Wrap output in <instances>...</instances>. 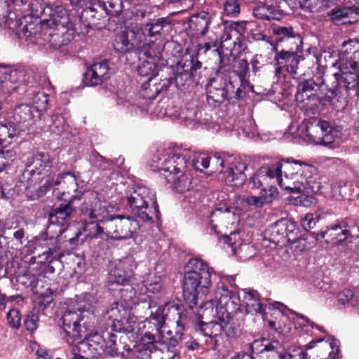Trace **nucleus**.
Instances as JSON below:
<instances>
[{
	"instance_id": "35",
	"label": "nucleus",
	"mask_w": 359,
	"mask_h": 359,
	"mask_svg": "<svg viewBox=\"0 0 359 359\" xmlns=\"http://www.w3.org/2000/svg\"><path fill=\"white\" fill-rule=\"evenodd\" d=\"M215 15L205 11H201L194 14L189 20V27L196 35L205 36L208 31L210 25L213 22Z\"/></svg>"
},
{
	"instance_id": "11",
	"label": "nucleus",
	"mask_w": 359,
	"mask_h": 359,
	"mask_svg": "<svg viewBox=\"0 0 359 359\" xmlns=\"http://www.w3.org/2000/svg\"><path fill=\"white\" fill-rule=\"evenodd\" d=\"M302 165H308V164L304 161L283 159L280 161H278L273 164L269 165L270 169L272 171V174L278 184L284 188L285 189L290 190L292 193H302L304 191L305 187L302 183L294 181L293 186H291L289 183L284 182L283 176L284 175L286 179H294L297 177L298 174L302 172Z\"/></svg>"
},
{
	"instance_id": "29",
	"label": "nucleus",
	"mask_w": 359,
	"mask_h": 359,
	"mask_svg": "<svg viewBox=\"0 0 359 359\" xmlns=\"http://www.w3.org/2000/svg\"><path fill=\"white\" fill-rule=\"evenodd\" d=\"M133 276L130 264L128 261H122L117 264L109 273L108 280L109 290L114 291L116 286L126 284Z\"/></svg>"
},
{
	"instance_id": "26",
	"label": "nucleus",
	"mask_w": 359,
	"mask_h": 359,
	"mask_svg": "<svg viewBox=\"0 0 359 359\" xmlns=\"http://www.w3.org/2000/svg\"><path fill=\"white\" fill-rule=\"evenodd\" d=\"M61 320L62 330L65 334V338L68 344H73L83 337L79 316L76 312L65 311Z\"/></svg>"
},
{
	"instance_id": "28",
	"label": "nucleus",
	"mask_w": 359,
	"mask_h": 359,
	"mask_svg": "<svg viewBox=\"0 0 359 359\" xmlns=\"http://www.w3.org/2000/svg\"><path fill=\"white\" fill-rule=\"evenodd\" d=\"M250 353L244 351L238 352L236 355L233 356L231 359H235L238 356L241 358V355L245 354L248 356L255 358V355H260V357L268 359L269 355L275 350L280 347V341L278 340H270L265 338L255 339L252 343L248 344Z\"/></svg>"
},
{
	"instance_id": "57",
	"label": "nucleus",
	"mask_w": 359,
	"mask_h": 359,
	"mask_svg": "<svg viewBox=\"0 0 359 359\" xmlns=\"http://www.w3.org/2000/svg\"><path fill=\"white\" fill-rule=\"evenodd\" d=\"M97 11L93 6L86 7L83 9L80 14L81 21L86 24V26L92 27L97 24V20H100V17L97 16Z\"/></svg>"
},
{
	"instance_id": "56",
	"label": "nucleus",
	"mask_w": 359,
	"mask_h": 359,
	"mask_svg": "<svg viewBox=\"0 0 359 359\" xmlns=\"http://www.w3.org/2000/svg\"><path fill=\"white\" fill-rule=\"evenodd\" d=\"M240 80V86L234 90L233 96L230 97V100L233 104L238 103L240 100H243L247 90L254 92L253 86L245 78H241Z\"/></svg>"
},
{
	"instance_id": "9",
	"label": "nucleus",
	"mask_w": 359,
	"mask_h": 359,
	"mask_svg": "<svg viewBox=\"0 0 359 359\" xmlns=\"http://www.w3.org/2000/svg\"><path fill=\"white\" fill-rule=\"evenodd\" d=\"M132 213L143 222L158 220L161 212L155 194L146 187H138L127 196Z\"/></svg>"
},
{
	"instance_id": "17",
	"label": "nucleus",
	"mask_w": 359,
	"mask_h": 359,
	"mask_svg": "<svg viewBox=\"0 0 359 359\" xmlns=\"http://www.w3.org/2000/svg\"><path fill=\"white\" fill-rule=\"evenodd\" d=\"M352 226H354L353 221L346 218L341 224L327 226L326 230H321L317 233L313 232V234L317 241L325 238L327 243L339 245L348 240L350 236L349 229Z\"/></svg>"
},
{
	"instance_id": "14",
	"label": "nucleus",
	"mask_w": 359,
	"mask_h": 359,
	"mask_svg": "<svg viewBox=\"0 0 359 359\" xmlns=\"http://www.w3.org/2000/svg\"><path fill=\"white\" fill-rule=\"evenodd\" d=\"M339 353V348L333 342L324 339L310 341L305 351L300 349L298 353L301 359H336Z\"/></svg>"
},
{
	"instance_id": "23",
	"label": "nucleus",
	"mask_w": 359,
	"mask_h": 359,
	"mask_svg": "<svg viewBox=\"0 0 359 359\" xmlns=\"http://www.w3.org/2000/svg\"><path fill=\"white\" fill-rule=\"evenodd\" d=\"M243 302L246 313L261 315L263 320H268V315L270 311L272 310V307L274 306L273 304H267L265 301H263L260 294L255 290H249L245 292Z\"/></svg>"
},
{
	"instance_id": "54",
	"label": "nucleus",
	"mask_w": 359,
	"mask_h": 359,
	"mask_svg": "<svg viewBox=\"0 0 359 359\" xmlns=\"http://www.w3.org/2000/svg\"><path fill=\"white\" fill-rule=\"evenodd\" d=\"M302 37L298 32H296L289 36L288 39H284V41H282V46H279V47L282 48L281 50L298 52L302 50Z\"/></svg>"
},
{
	"instance_id": "61",
	"label": "nucleus",
	"mask_w": 359,
	"mask_h": 359,
	"mask_svg": "<svg viewBox=\"0 0 359 359\" xmlns=\"http://www.w3.org/2000/svg\"><path fill=\"white\" fill-rule=\"evenodd\" d=\"M241 0H224L223 2V14L231 18H236L241 13Z\"/></svg>"
},
{
	"instance_id": "5",
	"label": "nucleus",
	"mask_w": 359,
	"mask_h": 359,
	"mask_svg": "<svg viewBox=\"0 0 359 359\" xmlns=\"http://www.w3.org/2000/svg\"><path fill=\"white\" fill-rule=\"evenodd\" d=\"M202 62L195 55L185 54L171 67V74L159 83L160 90H167L174 85L178 90H186L190 87L203 85L204 79L201 75Z\"/></svg>"
},
{
	"instance_id": "22",
	"label": "nucleus",
	"mask_w": 359,
	"mask_h": 359,
	"mask_svg": "<svg viewBox=\"0 0 359 359\" xmlns=\"http://www.w3.org/2000/svg\"><path fill=\"white\" fill-rule=\"evenodd\" d=\"M142 61L136 68L140 76L147 78L142 86V96L147 99H155L161 91L160 89L156 87L153 90L150 86L147 88V85L158 74V65L153 60L143 59Z\"/></svg>"
},
{
	"instance_id": "40",
	"label": "nucleus",
	"mask_w": 359,
	"mask_h": 359,
	"mask_svg": "<svg viewBox=\"0 0 359 359\" xmlns=\"http://www.w3.org/2000/svg\"><path fill=\"white\" fill-rule=\"evenodd\" d=\"M25 72L18 69L10 70L9 72H5L3 74L4 79L1 80V92L4 93H10L15 90L16 87H12L10 84H14L25 80Z\"/></svg>"
},
{
	"instance_id": "1",
	"label": "nucleus",
	"mask_w": 359,
	"mask_h": 359,
	"mask_svg": "<svg viewBox=\"0 0 359 359\" xmlns=\"http://www.w3.org/2000/svg\"><path fill=\"white\" fill-rule=\"evenodd\" d=\"M76 212V208L71 202L65 201L57 206L53 207L49 213L48 219L50 225L48 229L55 226L57 237H43L39 238L35 243V250H41V253L38 254L39 258L41 259L40 262H48V271L50 273L55 272V268L62 266L61 258L64 256V252L60 249L57 237L65 232H69L67 227L69 224L72 215Z\"/></svg>"
},
{
	"instance_id": "25",
	"label": "nucleus",
	"mask_w": 359,
	"mask_h": 359,
	"mask_svg": "<svg viewBox=\"0 0 359 359\" xmlns=\"http://www.w3.org/2000/svg\"><path fill=\"white\" fill-rule=\"evenodd\" d=\"M55 183L53 187L57 186V191L61 196V200L72 203V201L78 198V183L74 174L70 172H64L59 178L54 179Z\"/></svg>"
},
{
	"instance_id": "37",
	"label": "nucleus",
	"mask_w": 359,
	"mask_h": 359,
	"mask_svg": "<svg viewBox=\"0 0 359 359\" xmlns=\"http://www.w3.org/2000/svg\"><path fill=\"white\" fill-rule=\"evenodd\" d=\"M321 85H323V83H321V81L318 83L313 78L300 81L297 88V100L304 102L306 98L317 95L316 93L320 89Z\"/></svg>"
},
{
	"instance_id": "18",
	"label": "nucleus",
	"mask_w": 359,
	"mask_h": 359,
	"mask_svg": "<svg viewBox=\"0 0 359 359\" xmlns=\"http://www.w3.org/2000/svg\"><path fill=\"white\" fill-rule=\"evenodd\" d=\"M129 337L126 335L120 336V344L121 351L119 352L122 357L126 359H155L154 349H157L156 344L144 345L139 344L138 345L127 343Z\"/></svg>"
},
{
	"instance_id": "62",
	"label": "nucleus",
	"mask_w": 359,
	"mask_h": 359,
	"mask_svg": "<svg viewBox=\"0 0 359 359\" xmlns=\"http://www.w3.org/2000/svg\"><path fill=\"white\" fill-rule=\"evenodd\" d=\"M142 284L147 292L153 294L158 292L162 287L161 277L152 274H149L142 281Z\"/></svg>"
},
{
	"instance_id": "30",
	"label": "nucleus",
	"mask_w": 359,
	"mask_h": 359,
	"mask_svg": "<svg viewBox=\"0 0 359 359\" xmlns=\"http://www.w3.org/2000/svg\"><path fill=\"white\" fill-rule=\"evenodd\" d=\"M247 168V164L240 161L227 163L223 172L226 183L233 187H242L247 179L245 174Z\"/></svg>"
},
{
	"instance_id": "12",
	"label": "nucleus",
	"mask_w": 359,
	"mask_h": 359,
	"mask_svg": "<svg viewBox=\"0 0 359 359\" xmlns=\"http://www.w3.org/2000/svg\"><path fill=\"white\" fill-rule=\"evenodd\" d=\"M306 133V136L316 144L323 145L330 149L338 147V143L335 141L337 130L327 121L317 118L309 121Z\"/></svg>"
},
{
	"instance_id": "38",
	"label": "nucleus",
	"mask_w": 359,
	"mask_h": 359,
	"mask_svg": "<svg viewBox=\"0 0 359 359\" xmlns=\"http://www.w3.org/2000/svg\"><path fill=\"white\" fill-rule=\"evenodd\" d=\"M233 295H237L234 290H230L224 282L219 283L214 293L216 312L223 309L222 308L232 300Z\"/></svg>"
},
{
	"instance_id": "47",
	"label": "nucleus",
	"mask_w": 359,
	"mask_h": 359,
	"mask_svg": "<svg viewBox=\"0 0 359 359\" xmlns=\"http://www.w3.org/2000/svg\"><path fill=\"white\" fill-rule=\"evenodd\" d=\"M76 298L79 309L83 311H89L98 302L97 292L93 289L90 292H83L80 295H76Z\"/></svg>"
},
{
	"instance_id": "48",
	"label": "nucleus",
	"mask_w": 359,
	"mask_h": 359,
	"mask_svg": "<svg viewBox=\"0 0 359 359\" xmlns=\"http://www.w3.org/2000/svg\"><path fill=\"white\" fill-rule=\"evenodd\" d=\"M134 43L128 39V33L127 31H121L115 37L113 46L114 50L123 54L128 50L134 48Z\"/></svg>"
},
{
	"instance_id": "46",
	"label": "nucleus",
	"mask_w": 359,
	"mask_h": 359,
	"mask_svg": "<svg viewBox=\"0 0 359 359\" xmlns=\"http://www.w3.org/2000/svg\"><path fill=\"white\" fill-rule=\"evenodd\" d=\"M222 309L216 313L217 318H233L234 315L241 311L239 297L238 295H233L232 300L228 302Z\"/></svg>"
},
{
	"instance_id": "39",
	"label": "nucleus",
	"mask_w": 359,
	"mask_h": 359,
	"mask_svg": "<svg viewBox=\"0 0 359 359\" xmlns=\"http://www.w3.org/2000/svg\"><path fill=\"white\" fill-rule=\"evenodd\" d=\"M253 15L260 20H280L283 14L272 5H260L254 8L252 10Z\"/></svg>"
},
{
	"instance_id": "58",
	"label": "nucleus",
	"mask_w": 359,
	"mask_h": 359,
	"mask_svg": "<svg viewBox=\"0 0 359 359\" xmlns=\"http://www.w3.org/2000/svg\"><path fill=\"white\" fill-rule=\"evenodd\" d=\"M305 114L306 116H314L320 114L323 110L319 102V96L314 95L309 98H306L303 102Z\"/></svg>"
},
{
	"instance_id": "19",
	"label": "nucleus",
	"mask_w": 359,
	"mask_h": 359,
	"mask_svg": "<svg viewBox=\"0 0 359 359\" xmlns=\"http://www.w3.org/2000/svg\"><path fill=\"white\" fill-rule=\"evenodd\" d=\"M269 231L271 240L273 242L279 243L285 239L287 241L297 239V233H299V228L292 219L281 218L269 226Z\"/></svg>"
},
{
	"instance_id": "64",
	"label": "nucleus",
	"mask_w": 359,
	"mask_h": 359,
	"mask_svg": "<svg viewBox=\"0 0 359 359\" xmlns=\"http://www.w3.org/2000/svg\"><path fill=\"white\" fill-rule=\"evenodd\" d=\"M155 359H180V352L168 348H158L154 349Z\"/></svg>"
},
{
	"instance_id": "49",
	"label": "nucleus",
	"mask_w": 359,
	"mask_h": 359,
	"mask_svg": "<svg viewBox=\"0 0 359 359\" xmlns=\"http://www.w3.org/2000/svg\"><path fill=\"white\" fill-rule=\"evenodd\" d=\"M359 56V41L357 39H348L341 44V50L339 54V59L344 57H351L357 60Z\"/></svg>"
},
{
	"instance_id": "42",
	"label": "nucleus",
	"mask_w": 359,
	"mask_h": 359,
	"mask_svg": "<svg viewBox=\"0 0 359 359\" xmlns=\"http://www.w3.org/2000/svg\"><path fill=\"white\" fill-rule=\"evenodd\" d=\"M271 29L276 39L275 40L267 39V43L272 46V48H277V49H279V46H282V41L284 39H288L289 36L297 32L292 26L287 27L273 25L271 27Z\"/></svg>"
},
{
	"instance_id": "21",
	"label": "nucleus",
	"mask_w": 359,
	"mask_h": 359,
	"mask_svg": "<svg viewBox=\"0 0 359 359\" xmlns=\"http://www.w3.org/2000/svg\"><path fill=\"white\" fill-rule=\"evenodd\" d=\"M233 93L234 86L231 81L228 83L225 81L219 87L211 83L206 89V100L208 105L212 108L219 107L225 100L229 104H233L229 100L233 96Z\"/></svg>"
},
{
	"instance_id": "41",
	"label": "nucleus",
	"mask_w": 359,
	"mask_h": 359,
	"mask_svg": "<svg viewBox=\"0 0 359 359\" xmlns=\"http://www.w3.org/2000/svg\"><path fill=\"white\" fill-rule=\"evenodd\" d=\"M268 178L274 179L269 165L262 166L249 178L248 187L251 190L259 189Z\"/></svg>"
},
{
	"instance_id": "51",
	"label": "nucleus",
	"mask_w": 359,
	"mask_h": 359,
	"mask_svg": "<svg viewBox=\"0 0 359 359\" xmlns=\"http://www.w3.org/2000/svg\"><path fill=\"white\" fill-rule=\"evenodd\" d=\"M15 135V129L11 124L0 123V147L2 149H8Z\"/></svg>"
},
{
	"instance_id": "55",
	"label": "nucleus",
	"mask_w": 359,
	"mask_h": 359,
	"mask_svg": "<svg viewBox=\"0 0 359 359\" xmlns=\"http://www.w3.org/2000/svg\"><path fill=\"white\" fill-rule=\"evenodd\" d=\"M27 6H29V9L22 10V14H27L29 16L43 19L45 10H46V4L39 0H30Z\"/></svg>"
},
{
	"instance_id": "31",
	"label": "nucleus",
	"mask_w": 359,
	"mask_h": 359,
	"mask_svg": "<svg viewBox=\"0 0 359 359\" xmlns=\"http://www.w3.org/2000/svg\"><path fill=\"white\" fill-rule=\"evenodd\" d=\"M168 305L169 303H166L159 306L155 312L151 311L149 318L144 322L140 323L142 328L158 335L163 334L161 329L168 319L167 311ZM138 323H140V322Z\"/></svg>"
},
{
	"instance_id": "36",
	"label": "nucleus",
	"mask_w": 359,
	"mask_h": 359,
	"mask_svg": "<svg viewBox=\"0 0 359 359\" xmlns=\"http://www.w3.org/2000/svg\"><path fill=\"white\" fill-rule=\"evenodd\" d=\"M69 26L53 27L48 33V43L54 49H59L69 44L74 39V33Z\"/></svg>"
},
{
	"instance_id": "63",
	"label": "nucleus",
	"mask_w": 359,
	"mask_h": 359,
	"mask_svg": "<svg viewBox=\"0 0 359 359\" xmlns=\"http://www.w3.org/2000/svg\"><path fill=\"white\" fill-rule=\"evenodd\" d=\"M154 43H149L144 45L142 48L143 59L147 60H153L156 63L161 57V53L160 48H156Z\"/></svg>"
},
{
	"instance_id": "15",
	"label": "nucleus",
	"mask_w": 359,
	"mask_h": 359,
	"mask_svg": "<svg viewBox=\"0 0 359 359\" xmlns=\"http://www.w3.org/2000/svg\"><path fill=\"white\" fill-rule=\"evenodd\" d=\"M272 50L275 53L276 74L278 76L283 75L284 77L290 74L294 78L298 74L299 64L304 57L299 55L298 52L279 50L277 48H272Z\"/></svg>"
},
{
	"instance_id": "10",
	"label": "nucleus",
	"mask_w": 359,
	"mask_h": 359,
	"mask_svg": "<svg viewBox=\"0 0 359 359\" xmlns=\"http://www.w3.org/2000/svg\"><path fill=\"white\" fill-rule=\"evenodd\" d=\"M337 63L339 72L325 74V82L332 89L341 86L344 91L348 92L358 84L359 62L355 58L342 57Z\"/></svg>"
},
{
	"instance_id": "34",
	"label": "nucleus",
	"mask_w": 359,
	"mask_h": 359,
	"mask_svg": "<svg viewBox=\"0 0 359 359\" xmlns=\"http://www.w3.org/2000/svg\"><path fill=\"white\" fill-rule=\"evenodd\" d=\"M167 318V320L173 321L176 324L174 336L182 339L184 330L188 321V312L182 306L169 303Z\"/></svg>"
},
{
	"instance_id": "52",
	"label": "nucleus",
	"mask_w": 359,
	"mask_h": 359,
	"mask_svg": "<svg viewBox=\"0 0 359 359\" xmlns=\"http://www.w3.org/2000/svg\"><path fill=\"white\" fill-rule=\"evenodd\" d=\"M290 313L295 315V317L293 318V323L295 330H298L299 332H304L308 333L309 327H311V328L316 327L319 330H321L318 325L311 321L307 317L302 314L297 313L293 311H290Z\"/></svg>"
},
{
	"instance_id": "24",
	"label": "nucleus",
	"mask_w": 359,
	"mask_h": 359,
	"mask_svg": "<svg viewBox=\"0 0 359 359\" xmlns=\"http://www.w3.org/2000/svg\"><path fill=\"white\" fill-rule=\"evenodd\" d=\"M173 26L174 24L168 16L149 19L144 25L142 33L145 36L161 39L165 38L171 32Z\"/></svg>"
},
{
	"instance_id": "8",
	"label": "nucleus",
	"mask_w": 359,
	"mask_h": 359,
	"mask_svg": "<svg viewBox=\"0 0 359 359\" xmlns=\"http://www.w3.org/2000/svg\"><path fill=\"white\" fill-rule=\"evenodd\" d=\"M83 201L79 206V211L83 217V231L86 236L91 239L100 238L109 241V233L104 229V220L93 217L90 211H94L97 206L106 207L102 202L104 196L96 191H88L83 193Z\"/></svg>"
},
{
	"instance_id": "32",
	"label": "nucleus",
	"mask_w": 359,
	"mask_h": 359,
	"mask_svg": "<svg viewBox=\"0 0 359 359\" xmlns=\"http://www.w3.org/2000/svg\"><path fill=\"white\" fill-rule=\"evenodd\" d=\"M115 291H117V294L114 295L119 297L118 301L115 302L111 306H118L123 313L127 312L130 313V311L134 306L138 304V298L136 296V291L131 285H122L120 288H116Z\"/></svg>"
},
{
	"instance_id": "2",
	"label": "nucleus",
	"mask_w": 359,
	"mask_h": 359,
	"mask_svg": "<svg viewBox=\"0 0 359 359\" xmlns=\"http://www.w3.org/2000/svg\"><path fill=\"white\" fill-rule=\"evenodd\" d=\"M190 158L189 149L168 147L154 157L151 167L154 171L160 172L176 192L184 194L190 189L191 184L186 175Z\"/></svg>"
},
{
	"instance_id": "6",
	"label": "nucleus",
	"mask_w": 359,
	"mask_h": 359,
	"mask_svg": "<svg viewBox=\"0 0 359 359\" xmlns=\"http://www.w3.org/2000/svg\"><path fill=\"white\" fill-rule=\"evenodd\" d=\"M95 208L94 211H90V215L94 218L104 220V229L109 233V240L130 239L137 233L140 225L133 216H126L123 214L110 215L107 207L95 205Z\"/></svg>"
},
{
	"instance_id": "13",
	"label": "nucleus",
	"mask_w": 359,
	"mask_h": 359,
	"mask_svg": "<svg viewBox=\"0 0 359 359\" xmlns=\"http://www.w3.org/2000/svg\"><path fill=\"white\" fill-rule=\"evenodd\" d=\"M107 313L109 318L111 320L110 332H123V335L126 336L128 334H131L132 337L140 334L141 324L137 322V317L131 316L129 312L123 313V311H121V309L116 306V307L111 306L107 311Z\"/></svg>"
},
{
	"instance_id": "16",
	"label": "nucleus",
	"mask_w": 359,
	"mask_h": 359,
	"mask_svg": "<svg viewBox=\"0 0 359 359\" xmlns=\"http://www.w3.org/2000/svg\"><path fill=\"white\" fill-rule=\"evenodd\" d=\"M42 100L39 106H34L29 104H20L14 109L13 118L18 124L29 123L35 117H39L41 111L47 107L48 97L44 93H37L34 97V102L38 104V100Z\"/></svg>"
},
{
	"instance_id": "53",
	"label": "nucleus",
	"mask_w": 359,
	"mask_h": 359,
	"mask_svg": "<svg viewBox=\"0 0 359 359\" xmlns=\"http://www.w3.org/2000/svg\"><path fill=\"white\" fill-rule=\"evenodd\" d=\"M99 7H102L106 14L109 16H117L123 10L122 0H106L99 2Z\"/></svg>"
},
{
	"instance_id": "33",
	"label": "nucleus",
	"mask_w": 359,
	"mask_h": 359,
	"mask_svg": "<svg viewBox=\"0 0 359 359\" xmlns=\"http://www.w3.org/2000/svg\"><path fill=\"white\" fill-rule=\"evenodd\" d=\"M273 305L274 306L272 307V310L270 311L268 315V320L265 321L267 322L271 329L278 333L285 334L288 332L290 330L289 317L280 311L279 307H277V309H275L276 306H284V305L279 302H276Z\"/></svg>"
},
{
	"instance_id": "4",
	"label": "nucleus",
	"mask_w": 359,
	"mask_h": 359,
	"mask_svg": "<svg viewBox=\"0 0 359 359\" xmlns=\"http://www.w3.org/2000/svg\"><path fill=\"white\" fill-rule=\"evenodd\" d=\"M211 286L209 266L201 259H190L184 266L182 295L187 306L192 309L197 306L198 294L206 295Z\"/></svg>"
},
{
	"instance_id": "43",
	"label": "nucleus",
	"mask_w": 359,
	"mask_h": 359,
	"mask_svg": "<svg viewBox=\"0 0 359 359\" xmlns=\"http://www.w3.org/2000/svg\"><path fill=\"white\" fill-rule=\"evenodd\" d=\"M330 20L335 25H349L353 21L346 20L348 18L346 6H337L327 13Z\"/></svg>"
},
{
	"instance_id": "7",
	"label": "nucleus",
	"mask_w": 359,
	"mask_h": 359,
	"mask_svg": "<svg viewBox=\"0 0 359 359\" xmlns=\"http://www.w3.org/2000/svg\"><path fill=\"white\" fill-rule=\"evenodd\" d=\"M118 336L108 330L102 334L90 333L83 336L74 344L79 347L80 351L91 359H96L103 354L110 355H118L121 351L120 341L117 342ZM120 339V337L118 338Z\"/></svg>"
},
{
	"instance_id": "44",
	"label": "nucleus",
	"mask_w": 359,
	"mask_h": 359,
	"mask_svg": "<svg viewBox=\"0 0 359 359\" xmlns=\"http://www.w3.org/2000/svg\"><path fill=\"white\" fill-rule=\"evenodd\" d=\"M321 83H323V85L325 86L326 89L327 90V93L323 96L319 97V102H320V105L322 108L324 109V107H326L328 104H332L333 102V100L334 98H337V100H339L341 97L344 95V90H342L341 86H337L336 88H330L327 86V84L325 82V75L323 74V76L321 78Z\"/></svg>"
},
{
	"instance_id": "3",
	"label": "nucleus",
	"mask_w": 359,
	"mask_h": 359,
	"mask_svg": "<svg viewBox=\"0 0 359 359\" xmlns=\"http://www.w3.org/2000/svg\"><path fill=\"white\" fill-rule=\"evenodd\" d=\"M54 175L53 158L50 153L37 151L27 159L20 180L27 183L26 189L31 190V198L38 199L53 188Z\"/></svg>"
},
{
	"instance_id": "45",
	"label": "nucleus",
	"mask_w": 359,
	"mask_h": 359,
	"mask_svg": "<svg viewBox=\"0 0 359 359\" xmlns=\"http://www.w3.org/2000/svg\"><path fill=\"white\" fill-rule=\"evenodd\" d=\"M231 214L230 208H225L224 210H222V208L215 209L214 211L211 212L210 217V224L211 229L214 231V232L217 234V228L218 225L219 226H226V219H229V216Z\"/></svg>"
},
{
	"instance_id": "50",
	"label": "nucleus",
	"mask_w": 359,
	"mask_h": 359,
	"mask_svg": "<svg viewBox=\"0 0 359 359\" xmlns=\"http://www.w3.org/2000/svg\"><path fill=\"white\" fill-rule=\"evenodd\" d=\"M211 338H207L205 340V344L208 348L212 350H217L219 346V339H221L222 333L223 332V326L222 322L213 321Z\"/></svg>"
},
{
	"instance_id": "20",
	"label": "nucleus",
	"mask_w": 359,
	"mask_h": 359,
	"mask_svg": "<svg viewBox=\"0 0 359 359\" xmlns=\"http://www.w3.org/2000/svg\"><path fill=\"white\" fill-rule=\"evenodd\" d=\"M42 22L50 29L53 27L71 25L68 11L62 5L55 3L46 4Z\"/></svg>"
},
{
	"instance_id": "60",
	"label": "nucleus",
	"mask_w": 359,
	"mask_h": 359,
	"mask_svg": "<svg viewBox=\"0 0 359 359\" xmlns=\"http://www.w3.org/2000/svg\"><path fill=\"white\" fill-rule=\"evenodd\" d=\"M222 322L223 332L230 338H236L239 334L238 326L235 323L233 318H217Z\"/></svg>"
},
{
	"instance_id": "59",
	"label": "nucleus",
	"mask_w": 359,
	"mask_h": 359,
	"mask_svg": "<svg viewBox=\"0 0 359 359\" xmlns=\"http://www.w3.org/2000/svg\"><path fill=\"white\" fill-rule=\"evenodd\" d=\"M7 325L13 330H18L22 325V314L17 308H11L6 315Z\"/></svg>"
},
{
	"instance_id": "27",
	"label": "nucleus",
	"mask_w": 359,
	"mask_h": 359,
	"mask_svg": "<svg viewBox=\"0 0 359 359\" xmlns=\"http://www.w3.org/2000/svg\"><path fill=\"white\" fill-rule=\"evenodd\" d=\"M15 26L20 36L26 39L34 37L39 34L46 26L42 19L29 16L27 14H15Z\"/></svg>"
}]
</instances>
